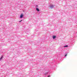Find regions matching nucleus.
<instances>
[{"instance_id": "obj_1", "label": "nucleus", "mask_w": 77, "mask_h": 77, "mask_svg": "<svg viewBox=\"0 0 77 77\" xmlns=\"http://www.w3.org/2000/svg\"><path fill=\"white\" fill-rule=\"evenodd\" d=\"M56 37V35H53V39H55Z\"/></svg>"}, {"instance_id": "obj_2", "label": "nucleus", "mask_w": 77, "mask_h": 77, "mask_svg": "<svg viewBox=\"0 0 77 77\" xmlns=\"http://www.w3.org/2000/svg\"><path fill=\"white\" fill-rule=\"evenodd\" d=\"M36 10H37V11L39 12V8H36Z\"/></svg>"}, {"instance_id": "obj_3", "label": "nucleus", "mask_w": 77, "mask_h": 77, "mask_svg": "<svg viewBox=\"0 0 77 77\" xmlns=\"http://www.w3.org/2000/svg\"><path fill=\"white\" fill-rule=\"evenodd\" d=\"M24 16L23 15V14H21V15H20V18H23V17Z\"/></svg>"}, {"instance_id": "obj_4", "label": "nucleus", "mask_w": 77, "mask_h": 77, "mask_svg": "<svg viewBox=\"0 0 77 77\" xmlns=\"http://www.w3.org/2000/svg\"><path fill=\"white\" fill-rule=\"evenodd\" d=\"M2 58H3V56H2V57L0 58V60H1L2 59Z\"/></svg>"}, {"instance_id": "obj_5", "label": "nucleus", "mask_w": 77, "mask_h": 77, "mask_svg": "<svg viewBox=\"0 0 77 77\" xmlns=\"http://www.w3.org/2000/svg\"><path fill=\"white\" fill-rule=\"evenodd\" d=\"M68 45H66L64 46V47H68Z\"/></svg>"}, {"instance_id": "obj_6", "label": "nucleus", "mask_w": 77, "mask_h": 77, "mask_svg": "<svg viewBox=\"0 0 77 77\" xmlns=\"http://www.w3.org/2000/svg\"><path fill=\"white\" fill-rule=\"evenodd\" d=\"M66 56H67V54H66L65 56V57H66Z\"/></svg>"}, {"instance_id": "obj_7", "label": "nucleus", "mask_w": 77, "mask_h": 77, "mask_svg": "<svg viewBox=\"0 0 77 77\" xmlns=\"http://www.w3.org/2000/svg\"><path fill=\"white\" fill-rule=\"evenodd\" d=\"M23 20H21V21H20L19 22H21V21H22Z\"/></svg>"}, {"instance_id": "obj_8", "label": "nucleus", "mask_w": 77, "mask_h": 77, "mask_svg": "<svg viewBox=\"0 0 77 77\" xmlns=\"http://www.w3.org/2000/svg\"><path fill=\"white\" fill-rule=\"evenodd\" d=\"M50 75H49V76H48V77H50Z\"/></svg>"}, {"instance_id": "obj_9", "label": "nucleus", "mask_w": 77, "mask_h": 77, "mask_svg": "<svg viewBox=\"0 0 77 77\" xmlns=\"http://www.w3.org/2000/svg\"><path fill=\"white\" fill-rule=\"evenodd\" d=\"M54 7H51V8H53Z\"/></svg>"}]
</instances>
